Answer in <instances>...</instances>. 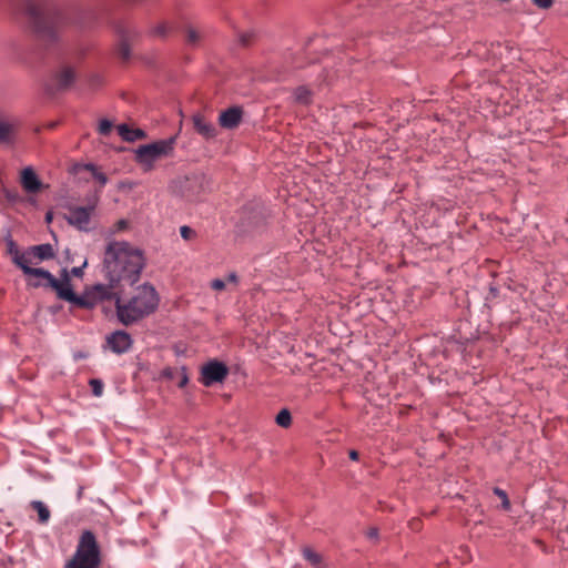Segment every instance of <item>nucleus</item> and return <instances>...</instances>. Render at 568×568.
Returning a JSON list of instances; mask_svg holds the SVG:
<instances>
[{
	"label": "nucleus",
	"mask_w": 568,
	"mask_h": 568,
	"mask_svg": "<svg viewBox=\"0 0 568 568\" xmlns=\"http://www.w3.org/2000/svg\"><path fill=\"white\" fill-rule=\"evenodd\" d=\"M146 265L144 252L126 241H110L101 264L103 277H111L124 286H134Z\"/></svg>",
	"instance_id": "f257e3e1"
},
{
	"label": "nucleus",
	"mask_w": 568,
	"mask_h": 568,
	"mask_svg": "<svg viewBox=\"0 0 568 568\" xmlns=\"http://www.w3.org/2000/svg\"><path fill=\"white\" fill-rule=\"evenodd\" d=\"M23 11L36 38L48 47L55 44L59 31L73 22L71 10L51 0H27Z\"/></svg>",
	"instance_id": "f03ea898"
},
{
	"label": "nucleus",
	"mask_w": 568,
	"mask_h": 568,
	"mask_svg": "<svg viewBox=\"0 0 568 568\" xmlns=\"http://www.w3.org/2000/svg\"><path fill=\"white\" fill-rule=\"evenodd\" d=\"M160 303L159 294L151 283H144L126 302L116 298V318L124 326H131L153 314Z\"/></svg>",
	"instance_id": "7ed1b4c3"
},
{
	"label": "nucleus",
	"mask_w": 568,
	"mask_h": 568,
	"mask_svg": "<svg viewBox=\"0 0 568 568\" xmlns=\"http://www.w3.org/2000/svg\"><path fill=\"white\" fill-rule=\"evenodd\" d=\"M102 564L101 547L95 534L84 529L79 538L77 549L64 568H100Z\"/></svg>",
	"instance_id": "20e7f679"
},
{
	"label": "nucleus",
	"mask_w": 568,
	"mask_h": 568,
	"mask_svg": "<svg viewBox=\"0 0 568 568\" xmlns=\"http://www.w3.org/2000/svg\"><path fill=\"white\" fill-rule=\"evenodd\" d=\"M174 143L175 138L172 136L150 144L140 145L135 150V161L142 166L144 172H150L154 169V162L158 159L173 152Z\"/></svg>",
	"instance_id": "39448f33"
},
{
	"label": "nucleus",
	"mask_w": 568,
	"mask_h": 568,
	"mask_svg": "<svg viewBox=\"0 0 568 568\" xmlns=\"http://www.w3.org/2000/svg\"><path fill=\"white\" fill-rule=\"evenodd\" d=\"M174 186L179 189V193L187 201H196L201 195L211 191V181L204 173H192L179 178L174 182Z\"/></svg>",
	"instance_id": "423d86ee"
},
{
	"label": "nucleus",
	"mask_w": 568,
	"mask_h": 568,
	"mask_svg": "<svg viewBox=\"0 0 568 568\" xmlns=\"http://www.w3.org/2000/svg\"><path fill=\"white\" fill-rule=\"evenodd\" d=\"M32 276L45 280L50 290L55 292L59 300L65 301L70 293L74 291L71 284V274L67 268L61 270L60 278L42 267H37Z\"/></svg>",
	"instance_id": "0eeeda50"
},
{
	"label": "nucleus",
	"mask_w": 568,
	"mask_h": 568,
	"mask_svg": "<svg viewBox=\"0 0 568 568\" xmlns=\"http://www.w3.org/2000/svg\"><path fill=\"white\" fill-rule=\"evenodd\" d=\"M75 80V69L71 65H62L51 74L50 80L45 84V91L49 94L65 92L72 88Z\"/></svg>",
	"instance_id": "6e6552de"
},
{
	"label": "nucleus",
	"mask_w": 568,
	"mask_h": 568,
	"mask_svg": "<svg viewBox=\"0 0 568 568\" xmlns=\"http://www.w3.org/2000/svg\"><path fill=\"white\" fill-rule=\"evenodd\" d=\"M97 201L87 206L70 207V214L65 215L68 224L74 226L81 232H90L93 227L90 225L91 219L95 213Z\"/></svg>",
	"instance_id": "1a4fd4ad"
},
{
	"label": "nucleus",
	"mask_w": 568,
	"mask_h": 568,
	"mask_svg": "<svg viewBox=\"0 0 568 568\" xmlns=\"http://www.w3.org/2000/svg\"><path fill=\"white\" fill-rule=\"evenodd\" d=\"M229 375V367L225 363L211 359L201 368L200 383L206 387L222 383Z\"/></svg>",
	"instance_id": "9d476101"
},
{
	"label": "nucleus",
	"mask_w": 568,
	"mask_h": 568,
	"mask_svg": "<svg viewBox=\"0 0 568 568\" xmlns=\"http://www.w3.org/2000/svg\"><path fill=\"white\" fill-rule=\"evenodd\" d=\"M4 242L7 245V253L11 256L13 264L19 267L22 273L27 276H32L37 267H32L31 258H27L26 251L20 252L18 244L13 240L10 231L7 232L4 236Z\"/></svg>",
	"instance_id": "9b49d317"
},
{
	"label": "nucleus",
	"mask_w": 568,
	"mask_h": 568,
	"mask_svg": "<svg viewBox=\"0 0 568 568\" xmlns=\"http://www.w3.org/2000/svg\"><path fill=\"white\" fill-rule=\"evenodd\" d=\"M106 283H97L93 290L97 294L98 302L114 301L116 307V298L122 300L125 286L120 282L112 281L111 277H103Z\"/></svg>",
	"instance_id": "f8f14e48"
},
{
	"label": "nucleus",
	"mask_w": 568,
	"mask_h": 568,
	"mask_svg": "<svg viewBox=\"0 0 568 568\" xmlns=\"http://www.w3.org/2000/svg\"><path fill=\"white\" fill-rule=\"evenodd\" d=\"M116 33L119 41L115 45L114 52L122 60V62H128L131 59V45L138 37V33L134 29L122 24L116 26Z\"/></svg>",
	"instance_id": "ddd939ff"
},
{
	"label": "nucleus",
	"mask_w": 568,
	"mask_h": 568,
	"mask_svg": "<svg viewBox=\"0 0 568 568\" xmlns=\"http://www.w3.org/2000/svg\"><path fill=\"white\" fill-rule=\"evenodd\" d=\"M106 346L118 355L124 354L131 349L133 345L132 336L123 329H116L109 334L105 338Z\"/></svg>",
	"instance_id": "4468645a"
},
{
	"label": "nucleus",
	"mask_w": 568,
	"mask_h": 568,
	"mask_svg": "<svg viewBox=\"0 0 568 568\" xmlns=\"http://www.w3.org/2000/svg\"><path fill=\"white\" fill-rule=\"evenodd\" d=\"M65 302L83 310H93L99 303L93 286L87 287L81 295L73 291L65 298Z\"/></svg>",
	"instance_id": "2eb2a0df"
},
{
	"label": "nucleus",
	"mask_w": 568,
	"mask_h": 568,
	"mask_svg": "<svg viewBox=\"0 0 568 568\" xmlns=\"http://www.w3.org/2000/svg\"><path fill=\"white\" fill-rule=\"evenodd\" d=\"M242 106L234 105L223 110L219 115V124L223 129L233 130L236 129L243 119Z\"/></svg>",
	"instance_id": "dca6fc26"
},
{
	"label": "nucleus",
	"mask_w": 568,
	"mask_h": 568,
	"mask_svg": "<svg viewBox=\"0 0 568 568\" xmlns=\"http://www.w3.org/2000/svg\"><path fill=\"white\" fill-rule=\"evenodd\" d=\"M27 258H31L32 263L38 264L42 261L52 260L55 256L54 250L50 243L29 246L26 250Z\"/></svg>",
	"instance_id": "f3484780"
},
{
	"label": "nucleus",
	"mask_w": 568,
	"mask_h": 568,
	"mask_svg": "<svg viewBox=\"0 0 568 568\" xmlns=\"http://www.w3.org/2000/svg\"><path fill=\"white\" fill-rule=\"evenodd\" d=\"M192 122L194 131L205 140L214 139L217 135L215 125L201 113L193 114Z\"/></svg>",
	"instance_id": "a211bd4d"
},
{
	"label": "nucleus",
	"mask_w": 568,
	"mask_h": 568,
	"mask_svg": "<svg viewBox=\"0 0 568 568\" xmlns=\"http://www.w3.org/2000/svg\"><path fill=\"white\" fill-rule=\"evenodd\" d=\"M20 183L28 193H37L42 189V183L32 166H27L21 171Z\"/></svg>",
	"instance_id": "6ab92c4d"
},
{
	"label": "nucleus",
	"mask_w": 568,
	"mask_h": 568,
	"mask_svg": "<svg viewBox=\"0 0 568 568\" xmlns=\"http://www.w3.org/2000/svg\"><path fill=\"white\" fill-rule=\"evenodd\" d=\"M120 136L128 142H134L135 140L144 139L146 136L142 129H131L128 124H120L118 126Z\"/></svg>",
	"instance_id": "aec40b11"
},
{
	"label": "nucleus",
	"mask_w": 568,
	"mask_h": 568,
	"mask_svg": "<svg viewBox=\"0 0 568 568\" xmlns=\"http://www.w3.org/2000/svg\"><path fill=\"white\" fill-rule=\"evenodd\" d=\"M30 506L38 513V521L40 524H47L49 521L51 513L43 501L32 500Z\"/></svg>",
	"instance_id": "412c9836"
},
{
	"label": "nucleus",
	"mask_w": 568,
	"mask_h": 568,
	"mask_svg": "<svg viewBox=\"0 0 568 568\" xmlns=\"http://www.w3.org/2000/svg\"><path fill=\"white\" fill-rule=\"evenodd\" d=\"M294 99L300 104L308 105L312 103V91L305 85H300L294 91Z\"/></svg>",
	"instance_id": "4be33fe9"
},
{
	"label": "nucleus",
	"mask_w": 568,
	"mask_h": 568,
	"mask_svg": "<svg viewBox=\"0 0 568 568\" xmlns=\"http://www.w3.org/2000/svg\"><path fill=\"white\" fill-rule=\"evenodd\" d=\"M13 142V126L0 120V144H11Z\"/></svg>",
	"instance_id": "5701e85b"
},
{
	"label": "nucleus",
	"mask_w": 568,
	"mask_h": 568,
	"mask_svg": "<svg viewBox=\"0 0 568 568\" xmlns=\"http://www.w3.org/2000/svg\"><path fill=\"white\" fill-rule=\"evenodd\" d=\"M303 557L307 560L314 568H321L322 556L314 551L311 547H305L302 551Z\"/></svg>",
	"instance_id": "b1692460"
},
{
	"label": "nucleus",
	"mask_w": 568,
	"mask_h": 568,
	"mask_svg": "<svg viewBox=\"0 0 568 568\" xmlns=\"http://www.w3.org/2000/svg\"><path fill=\"white\" fill-rule=\"evenodd\" d=\"M275 422L278 426H281L283 428L290 427L292 424L291 412L287 408L281 409L275 417Z\"/></svg>",
	"instance_id": "393cba45"
},
{
	"label": "nucleus",
	"mask_w": 568,
	"mask_h": 568,
	"mask_svg": "<svg viewBox=\"0 0 568 568\" xmlns=\"http://www.w3.org/2000/svg\"><path fill=\"white\" fill-rule=\"evenodd\" d=\"M84 169L92 173V176L100 183L101 186L106 184L108 176L105 173L101 172L95 164L88 163L84 165Z\"/></svg>",
	"instance_id": "a878e982"
},
{
	"label": "nucleus",
	"mask_w": 568,
	"mask_h": 568,
	"mask_svg": "<svg viewBox=\"0 0 568 568\" xmlns=\"http://www.w3.org/2000/svg\"><path fill=\"white\" fill-rule=\"evenodd\" d=\"M186 43L192 47H196L200 44L202 36L201 33L194 29L193 27H187L185 29Z\"/></svg>",
	"instance_id": "bb28decb"
},
{
	"label": "nucleus",
	"mask_w": 568,
	"mask_h": 568,
	"mask_svg": "<svg viewBox=\"0 0 568 568\" xmlns=\"http://www.w3.org/2000/svg\"><path fill=\"white\" fill-rule=\"evenodd\" d=\"M499 296H500L499 288L496 285L490 284L489 288H488V293L485 298V301H486L485 305L490 308L491 305L496 302V300L499 298Z\"/></svg>",
	"instance_id": "cd10ccee"
},
{
	"label": "nucleus",
	"mask_w": 568,
	"mask_h": 568,
	"mask_svg": "<svg viewBox=\"0 0 568 568\" xmlns=\"http://www.w3.org/2000/svg\"><path fill=\"white\" fill-rule=\"evenodd\" d=\"M493 493L494 495H496L497 497L500 498L501 500V508L506 511L510 510L511 508V505H510V500L508 498V495L506 493V490L499 488V487H494L493 488Z\"/></svg>",
	"instance_id": "c85d7f7f"
},
{
	"label": "nucleus",
	"mask_w": 568,
	"mask_h": 568,
	"mask_svg": "<svg viewBox=\"0 0 568 568\" xmlns=\"http://www.w3.org/2000/svg\"><path fill=\"white\" fill-rule=\"evenodd\" d=\"M89 385L91 387V392H92L93 396L100 397L102 395L104 384L101 379L92 378L89 381Z\"/></svg>",
	"instance_id": "c756f323"
},
{
	"label": "nucleus",
	"mask_w": 568,
	"mask_h": 568,
	"mask_svg": "<svg viewBox=\"0 0 568 568\" xmlns=\"http://www.w3.org/2000/svg\"><path fill=\"white\" fill-rule=\"evenodd\" d=\"M27 280V286L31 288H50V286L47 284V281L41 277H34V276H28Z\"/></svg>",
	"instance_id": "7c9ffc66"
},
{
	"label": "nucleus",
	"mask_w": 568,
	"mask_h": 568,
	"mask_svg": "<svg viewBox=\"0 0 568 568\" xmlns=\"http://www.w3.org/2000/svg\"><path fill=\"white\" fill-rule=\"evenodd\" d=\"M87 82L91 90H97L103 84V78L98 73H92L88 77Z\"/></svg>",
	"instance_id": "2f4dec72"
},
{
	"label": "nucleus",
	"mask_w": 568,
	"mask_h": 568,
	"mask_svg": "<svg viewBox=\"0 0 568 568\" xmlns=\"http://www.w3.org/2000/svg\"><path fill=\"white\" fill-rule=\"evenodd\" d=\"M255 33L252 31L243 32L239 34V42L242 47H248L252 44Z\"/></svg>",
	"instance_id": "473e14b6"
},
{
	"label": "nucleus",
	"mask_w": 568,
	"mask_h": 568,
	"mask_svg": "<svg viewBox=\"0 0 568 568\" xmlns=\"http://www.w3.org/2000/svg\"><path fill=\"white\" fill-rule=\"evenodd\" d=\"M112 122L108 119H102L100 122H99V128H98V131L101 135H109L111 133V130H112Z\"/></svg>",
	"instance_id": "72a5a7b5"
},
{
	"label": "nucleus",
	"mask_w": 568,
	"mask_h": 568,
	"mask_svg": "<svg viewBox=\"0 0 568 568\" xmlns=\"http://www.w3.org/2000/svg\"><path fill=\"white\" fill-rule=\"evenodd\" d=\"M180 234L181 237L185 241H191L196 237V232L187 225H183L180 227Z\"/></svg>",
	"instance_id": "f704fd0d"
},
{
	"label": "nucleus",
	"mask_w": 568,
	"mask_h": 568,
	"mask_svg": "<svg viewBox=\"0 0 568 568\" xmlns=\"http://www.w3.org/2000/svg\"><path fill=\"white\" fill-rule=\"evenodd\" d=\"M169 30L170 28L168 27L166 23H160L159 26H156L153 30H152V33L154 36H158L160 38H165L169 33Z\"/></svg>",
	"instance_id": "c9c22d12"
},
{
	"label": "nucleus",
	"mask_w": 568,
	"mask_h": 568,
	"mask_svg": "<svg viewBox=\"0 0 568 568\" xmlns=\"http://www.w3.org/2000/svg\"><path fill=\"white\" fill-rule=\"evenodd\" d=\"M88 265V262L87 260L83 262V264L81 266H74L72 267L69 272L72 276H75V277H82L83 276V270L84 267Z\"/></svg>",
	"instance_id": "e433bc0d"
},
{
	"label": "nucleus",
	"mask_w": 568,
	"mask_h": 568,
	"mask_svg": "<svg viewBox=\"0 0 568 568\" xmlns=\"http://www.w3.org/2000/svg\"><path fill=\"white\" fill-rule=\"evenodd\" d=\"M187 383H189L187 371H186V367H185V366H183V367L181 368V379H180V382H179L178 386H179L180 388H183V387H185V386L187 385Z\"/></svg>",
	"instance_id": "4c0bfd02"
},
{
	"label": "nucleus",
	"mask_w": 568,
	"mask_h": 568,
	"mask_svg": "<svg viewBox=\"0 0 568 568\" xmlns=\"http://www.w3.org/2000/svg\"><path fill=\"white\" fill-rule=\"evenodd\" d=\"M535 6H537L540 9H549L554 0H531Z\"/></svg>",
	"instance_id": "58836bf2"
},
{
	"label": "nucleus",
	"mask_w": 568,
	"mask_h": 568,
	"mask_svg": "<svg viewBox=\"0 0 568 568\" xmlns=\"http://www.w3.org/2000/svg\"><path fill=\"white\" fill-rule=\"evenodd\" d=\"M366 537L371 540H377L379 536V531L376 527H371L366 532Z\"/></svg>",
	"instance_id": "ea45409f"
},
{
	"label": "nucleus",
	"mask_w": 568,
	"mask_h": 568,
	"mask_svg": "<svg viewBox=\"0 0 568 568\" xmlns=\"http://www.w3.org/2000/svg\"><path fill=\"white\" fill-rule=\"evenodd\" d=\"M6 197L11 201V202H16L19 200V195H18V192L17 191H9V190H6Z\"/></svg>",
	"instance_id": "a19ab883"
},
{
	"label": "nucleus",
	"mask_w": 568,
	"mask_h": 568,
	"mask_svg": "<svg viewBox=\"0 0 568 568\" xmlns=\"http://www.w3.org/2000/svg\"><path fill=\"white\" fill-rule=\"evenodd\" d=\"M211 286L215 290H223L225 287V283L220 278H215L212 281Z\"/></svg>",
	"instance_id": "79ce46f5"
},
{
	"label": "nucleus",
	"mask_w": 568,
	"mask_h": 568,
	"mask_svg": "<svg viewBox=\"0 0 568 568\" xmlns=\"http://www.w3.org/2000/svg\"><path fill=\"white\" fill-rule=\"evenodd\" d=\"M162 376L168 379H172L174 377V369L172 367H165L162 371Z\"/></svg>",
	"instance_id": "37998d69"
},
{
	"label": "nucleus",
	"mask_w": 568,
	"mask_h": 568,
	"mask_svg": "<svg viewBox=\"0 0 568 568\" xmlns=\"http://www.w3.org/2000/svg\"><path fill=\"white\" fill-rule=\"evenodd\" d=\"M88 356H89V354L83 351H78V352L73 353L74 361L85 359Z\"/></svg>",
	"instance_id": "c03bdc74"
},
{
	"label": "nucleus",
	"mask_w": 568,
	"mask_h": 568,
	"mask_svg": "<svg viewBox=\"0 0 568 568\" xmlns=\"http://www.w3.org/2000/svg\"><path fill=\"white\" fill-rule=\"evenodd\" d=\"M128 221L124 220V219H121L119 220L116 223H115V227H116V231H122V230H125L128 227Z\"/></svg>",
	"instance_id": "a18cd8bd"
},
{
	"label": "nucleus",
	"mask_w": 568,
	"mask_h": 568,
	"mask_svg": "<svg viewBox=\"0 0 568 568\" xmlns=\"http://www.w3.org/2000/svg\"><path fill=\"white\" fill-rule=\"evenodd\" d=\"M348 457L352 459V460H358L359 458V453L355 449H351L348 452Z\"/></svg>",
	"instance_id": "49530a36"
},
{
	"label": "nucleus",
	"mask_w": 568,
	"mask_h": 568,
	"mask_svg": "<svg viewBox=\"0 0 568 568\" xmlns=\"http://www.w3.org/2000/svg\"><path fill=\"white\" fill-rule=\"evenodd\" d=\"M227 281H229V282H233V283H237V282H239V277H237L236 273H234V272H233V273H230V274L227 275Z\"/></svg>",
	"instance_id": "de8ad7c7"
},
{
	"label": "nucleus",
	"mask_w": 568,
	"mask_h": 568,
	"mask_svg": "<svg viewBox=\"0 0 568 568\" xmlns=\"http://www.w3.org/2000/svg\"><path fill=\"white\" fill-rule=\"evenodd\" d=\"M83 491H84V487L83 486H79L78 491H77V499L78 500H80L82 498Z\"/></svg>",
	"instance_id": "09e8293b"
},
{
	"label": "nucleus",
	"mask_w": 568,
	"mask_h": 568,
	"mask_svg": "<svg viewBox=\"0 0 568 568\" xmlns=\"http://www.w3.org/2000/svg\"><path fill=\"white\" fill-rule=\"evenodd\" d=\"M51 221H52V213H51V212H48V213L45 214V222H47V223H50Z\"/></svg>",
	"instance_id": "8fccbe9b"
}]
</instances>
